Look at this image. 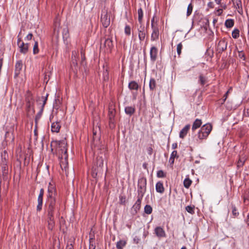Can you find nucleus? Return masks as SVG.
<instances>
[{
	"mask_svg": "<svg viewBox=\"0 0 249 249\" xmlns=\"http://www.w3.org/2000/svg\"><path fill=\"white\" fill-rule=\"evenodd\" d=\"M139 33V40L142 41L144 40L145 37V27L143 25H140V27L138 28Z\"/></svg>",
	"mask_w": 249,
	"mask_h": 249,
	"instance_id": "obj_11",
	"label": "nucleus"
},
{
	"mask_svg": "<svg viewBox=\"0 0 249 249\" xmlns=\"http://www.w3.org/2000/svg\"><path fill=\"white\" fill-rule=\"evenodd\" d=\"M247 158L246 156H244L243 157H240L239 159V160H238L237 162V167L238 168H239L241 167H242L247 160Z\"/></svg>",
	"mask_w": 249,
	"mask_h": 249,
	"instance_id": "obj_21",
	"label": "nucleus"
},
{
	"mask_svg": "<svg viewBox=\"0 0 249 249\" xmlns=\"http://www.w3.org/2000/svg\"><path fill=\"white\" fill-rule=\"evenodd\" d=\"M212 129V125L210 124L203 125L198 133V138L200 140L206 139Z\"/></svg>",
	"mask_w": 249,
	"mask_h": 249,
	"instance_id": "obj_4",
	"label": "nucleus"
},
{
	"mask_svg": "<svg viewBox=\"0 0 249 249\" xmlns=\"http://www.w3.org/2000/svg\"><path fill=\"white\" fill-rule=\"evenodd\" d=\"M212 5H213V3L212 2H210L208 4V6L210 7H212Z\"/></svg>",
	"mask_w": 249,
	"mask_h": 249,
	"instance_id": "obj_60",
	"label": "nucleus"
},
{
	"mask_svg": "<svg viewBox=\"0 0 249 249\" xmlns=\"http://www.w3.org/2000/svg\"><path fill=\"white\" fill-rule=\"evenodd\" d=\"M142 197V196H141L140 195L138 196V199L133 206V209H134L136 213L137 212L138 210H140L141 208V203Z\"/></svg>",
	"mask_w": 249,
	"mask_h": 249,
	"instance_id": "obj_14",
	"label": "nucleus"
},
{
	"mask_svg": "<svg viewBox=\"0 0 249 249\" xmlns=\"http://www.w3.org/2000/svg\"><path fill=\"white\" fill-rule=\"evenodd\" d=\"M101 21L103 26L105 28L107 27L110 24V16L108 15L107 10L105 8L103 9L102 11Z\"/></svg>",
	"mask_w": 249,
	"mask_h": 249,
	"instance_id": "obj_6",
	"label": "nucleus"
},
{
	"mask_svg": "<svg viewBox=\"0 0 249 249\" xmlns=\"http://www.w3.org/2000/svg\"><path fill=\"white\" fill-rule=\"evenodd\" d=\"M227 47V42L224 40H220L217 45V51L221 53L224 51Z\"/></svg>",
	"mask_w": 249,
	"mask_h": 249,
	"instance_id": "obj_9",
	"label": "nucleus"
},
{
	"mask_svg": "<svg viewBox=\"0 0 249 249\" xmlns=\"http://www.w3.org/2000/svg\"><path fill=\"white\" fill-rule=\"evenodd\" d=\"M156 190L157 192L162 193L164 191V188L161 182H158L156 185Z\"/></svg>",
	"mask_w": 249,
	"mask_h": 249,
	"instance_id": "obj_23",
	"label": "nucleus"
},
{
	"mask_svg": "<svg viewBox=\"0 0 249 249\" xmlns=\"http://www.w3.org/2000/svg\"><path fill=\"white\" fill-rule=\"evenodd\" d=\"M25 100L28 109H29L33 104L34 99L32 94L30 91H27L26 93Z\"/></svg>",
	"mask_w": 249,
	"mask_h": 249,
	"instance_id": "obj_8",
	"label": "nucleus"
},
{
	"mask_svg": "<svg viewBox=\"0 0 249 249\" xmlns=\"http://www.w3.org/2000/svg\"><path fill=\"white\" fill-rule=\"evenodd\" d=\"M44 195V189H41L38 197H43Z\"/></svg>",
	"mask_w": 249,
	"mask_h": 249,
	"instance_id": "obj_54",
	"label": "nucleus"
},
{
	"mask_svg": "<svg viewBox=\"0 0 249 249\" xmlns=\"http://www.w3.org/2000/svg\"><path fill=\"white\" fill-rule=\"evenodd\" d=\"M247 222L248 223H249V214H248V218H247Z\"/></svg>",
	"mask_w": 249,
	"mask_h": 249,
	"instance_id": "obj_62",
	"label": "nucleus"
},
{
	"mask_svg": "<svg viewBox=\"0 0 249 249\" xmlns=\"http://www.w3.org/2000/svg\"><path fill=\"white\" fill-rule=\"evenodd\" d=\"M157 175L159 178H164L165 177V174L162 170L158 171Z\"/></svg>",
	"mask_w": 249,
	"mask_h": 249,
	"instance_id": "obj_45",
	"label": "nucleus"
},
{
	"mask_svg": "<svg viewBox=\"0 0 249 249\" xmlns=\"http://www.w3.org/2000/svg\"><path fill=\"white\" fill-rule=\"evenodd\" d=\"M155 232L157 236L158 237H162L165 236V233L163 229L160 227H158L155 229Z\"/></svg>",
	"mask_w": 249,
	"mask_h": 249,
	"instance_id": "obj_18",
	"label": "nucleus"
},
{
	"mask_svg": "<svg viewBox=\"0 0 249 249\" xmlns=\"http://www.w3.org/2000/svg\"><path fill=\"white\" fill-rule=\"evenodd\" d=\"M107 75H108L107 70H106L105 71H104V78H105V76H107Z\"/></svg>",
	"mask_w": 249,
	"mask_h": 249,
	"instance_id": "obj_56",
	"label": "nucleus"
},
{
	"mask_svg": "<svg viewBox=\"0 0 249 249\" xmlns=\"http://www.w3.org/2000/svg\"><path fill=\"white\" fill-rule=\"evenodd\" d=\"M21 42H23L21 41V38H18V46L19 44H21Z\"/></svg>",
	"mask_w": 249,
	"mask_h": 249,
	"instance_id": "obj_57",
	"label": "nucleus"
},
{
	"mask_svg": "<svg viewBox=\"0 0 249 249\" xmlns=\"http://www.w3.org/2000/svg\"><path fill=\"white\" fill-rule=\"evenodd\" d=\"M81 64L83 66H84L86 65V62H85L86 57H85V53L82 52H81Z\"/></svg>",
	"mask_w": 249,
	"mask_h": 249,
	"instance_id": "obj_41",
	"label": "nucleus"
},
{
	"mask_svg": "<svg viewBox=\"0 0 249 249\" xmlns=\"http://www.w3.org/2000/svg\"><path fill=\"white\" fill-rule=\"evenodd\" d=\"M62 33L63 38H67L69 36V30L66 26H64L63 28L60 26L59 21L56 20L54 25V35L58 37L60 33Z\"/></svg>",
	"mask_w": 249,
	"mask_h": 249,
	"instance_id": "obj_3",
	"label": "nucleus"
},
{
	"mask_svg": "<svg viewBox=\"0 0 249 249\" xmlns=\"http://www.w3.org/2000/svg\"><path fill=\"white\" fill-rule=\"evenodd\" d=\"M32 37H33V35H32V34L30 33V34H29L27 36H26V39L27 40H31V39H32Z\"/></svg>",
	"mask_w": 249,
	"mask_h": 249,
	"instance_id": "obj_52",
	"label": "nucleus"
},
{
	"mask_svg": "<svg viewBox=\"0 0 249 249\" xmlns=\"http://www.w3.org/2000/svg\"><path fill=\"white\" fill-rule=\"evenodd\" d=\"M116 114V110L114 108L113 105H110L109 107L108 110V120H109V127L111 129H113L115 126V123L116 121L115 119Z\"/></svg>",
	"mask_w": 249,
	"mask_h": 249,
	"instance_id": "obj_5",
	"label": "nucleus"
},
{
	"mask_svg": "<svg viewBox=\"0 0 249 249\" xmlns=\"http://www.w3.org/2000/svg\"><path fill=\"white\" fill-rule=\"evenodd\" d=\"M170 161H171L172 163H173L174 162V158H172V159H171V158L169 160Z\"/></svg>",
	"mask_w": 249,
	"mask_h": 249,
	"instance_id": "obj_61",
	"label": "nucleus"
},
{
	"mask_svg": "<svg viewBox=\"0 0 249 249\" xmlns=\"http://www.w3.org/2000/svg\"><path fill=\"white\" fill-rule=\"evenodd\" d=\"M239 57L241 58H243L244 60H245V56L244 53L242 52H240L239 53Z\"/></svg>",
	"mask_w": 249,
	"mask_h": 249,
	"instance_id": "obj_49",
	"label": "nucleus"
},
{
	"mask_svg": "<svg viewBox=\"0 0 249 249\" xmlns=\"http://www.w3.org/2000/svg\"><path fill=\"white\" fill-rule=\"evenodd\" d=\"M78 53L76 51H74L72 52V63L75 66H77V56Z\"/></svg>",
	"mask_w": 249,
	"mask_h": 249,
	"instance_id": "obj_22",
	"label": "nucleus"
},
{
	"mask_svg": "<svg viewBox=\"0 0 249 249\" xmlns=\"http://www.w3.org/2000/svg\"><path fill=\"white\" fill-rule=\"evenodd\" d=\"M215 0L217 3L219 4L221 0Z\"/></svg>",
	"mask_w": 249,
	"mask_h": 249,
	"instance_id": "obj_64",
	"label": "nucleus"
},
{
	"mask_svg": "<svg viewBox=\"0 0 249 249\" xmlns=\"http://www.w3.org/2000/svg\"><path fill=\"white\" fill-rule=\"evenodd\" d=\"M47 96H48V94L46 95V96L45 97V98H43V105L42 106V109H43L44 106H45V105L46 103V101L47 100Z\"/></svg>",
	"mask_w": 249,
	"mask_h": 249,
	"instance_id": "obj_53",
	"label": "nucleus"
},
{
	"mask_svg": "<svg viewBox=\"0 0 249 249\" xmlns=\"http://www.w3.org/2000/svg\"><path fill=\"white\" fill-rule=\"evenodd\" d=\"M43 204V197H38L37 198V205L36 210L37 211H40L42 209Z\"/></svg>",
	"mask_w": 249,
	"mask_h": 249,
	"instance_id": "obj_28",
	"label": "nucleus"
},
{
	"mask_svg": "<svg viewBox=\"0 0 249 249\" xmlns=\"http://www.w3.org/2000/svg\"><path fill=\"white\" fill-rule=\"evenodd\" d=\"M199 81L201 85H204L207 83L206 78L204 77L202 75H200L199 77Z\"/></svg>",
	"mask_w": 249,
	"mask_h": 249,
	"instance_id": "obj_37",
	"label": "nucleus"
},
{
	"mask_svg": "<svg viewBox=\"0 0 249 249\" xmlns=\"http://www.w3.org/2000/svg\"><path fill=\"white\" fill-rule=\"evenodd\" d=\"M20 49V52L23 53H26L28 51L29 45L28 43L21 42V44L18 45Z\"/></svg>",
	"mask_w": 249,
	"mask_h": 249,
	"instance_id": "obj_17",
	"label": "nucleus"
},
{
	"mask_svg": "<svg viewBox=\"0 0 249 249\" xmlns=\"http://www.w3.org/2000/svg\"><path fill=\"white\" fill-rule=\"evenodd\" d=\"M239 36V31L237 29H235L232 32V36L234 38H237Z\"/></svg>",
	"mask_w": 249,
	"mask_h": 249,
	"instance_id": "obj_36",
	"label": "nucleus"
},
{
	"mask_svg": "<svg viewBox=\"0 0 249 249\" xmlns=\"http://www.w3.org/2000/svg\"><path fill=\"white\" fill-rule=\"evenodd\" d=\"M48 200L47 202V213L49 229L52 230L55 225L54 220V214L58 210V205L59 203L57 199L55 187L49 183L48 189Z\"/></svg>",
	"mask_w": 249,
	"mask_h": 249,
	"instance_id": "obj_1",
	"label": "nucleus"
},
{
	"mask_svg": "<svg viewBox=\"0 0 249 249\" xmlns=\"http://www.w3.org/2000/svg\"><path fill=\"white\" fill-rule=\"evenodd\" d=\"M152 25H153L154 26H158L157 22L155 21V17H154L151 20V27L152 28Z\"/></svg>",
	"mask_w": 249,
	"mask_h": 249,
	"instance_id": "obj_48",
	"label": "nucleus"
},
{
	"mask_svg": "<svg viewBox=\"0 0 249 249\" xmlns=\"http://www.w3.org/2000/svg\"><path fill=\"white\" fill-rule=\"evenodd\" d=\"M177 155V151H174L172 152L171 155V159H172V158H175Z\"/></svg>",
	"mask_w": 249,
	"mask_h": 249,
	"instance_id": "obj_50",
	"label": "nucleus"
},
{
	"mask_svg": "<svg viewBox=\"0 0 249 249\" xmlns=\"http://www.w3.org/2000/svg\"><path fill=\"white\" fill-rule=\"evenodd\" d=\"M38 52L39 50L38 48V42L37 41H35L33 47V53L34 54H36L38 53Z\"/></svg>",
	"mask_w": 249,
	"mask_h": 249,
	"instance_id": "obj_40",
	"label": "nucleus"
},
{
	"mask_svg": "<svg viewBox=\"0 0 249 249\" xmlns=\"http://www.w3.org/2000/svg\"><path fill=\"white\" fill-rule=\"evenodd\" d=\"M192 180L189 178H186L183 182V184L186 188H188L192 184Z\"/></svg>",
	"mask_w": 249,
	"mask_h": 249,
	"instance_id": "obj_34",
	"label": "nucleus"
},
{
	"mask_svg": "<svg viewBox=\"0 0 249 249\" xmlns=\"http://www.w3.org/2000/svg\"><path fill=\"white\" fill-rule=\"evenodd\" d=\"M193 11V5L191 3L189 4L188 7H187V16H189Z\"/></svg>",
	"mask_w": 249,
	"mask_h": 249,
	"instance_id": "obj_42",
	"label": "nucleus"
},
{
	"mask_svg": "<svg viewBox=\"0 0 249 249\" xmlns=\"http://www.w3.org/2000/svg\"><path fill=\"white\" fill-rule=\"evenodd\" d=\"M202 124V121L201 120L196 119L195 122H194L193 125H192V130H195L196 129L199 128L201 125Z\"/></svg>",
	"mask_w": 249,
	"mask_h": 249,
	"instance_id": "obj_24",
	"label": "nucleus"
},
{
	"mask_svg": "<svg viewBox=\"0 0 249 249\" xmlns=\"http://www.w3.org/2000/svg\"><path fill=\"white\" fill-rule=\"evenodd\" d=\"M124 32L126 35L129 36L131 33V29L128 25H126L125 27Z\"/></svg>",
	"mask_w": 249,
	"mask_h": 249,
	"instance_id": "obj_46",
	"label": "nucleus"
},
{
	"mask_svg": "<svg viewBox=\"0 0 249 249\" xmlns=\"http://www.w3.org/2000/svg\"><path fill=\"white\" fill-rule=\"evenodd\" d=\"M1 168L3 170V174H6L8 170L7 162L4 161V162L1 163Z\"/></svg>",
	"mask_w": 249,
	"mask_h": 249,
	"instance_id": "obj_39",
	"label": "nucleus"
},
{
	"mask_svg": "<svg viewBox=\"0 0 249 249\" xmlns=\"http://www.w3.org/2000/svg\"><path fill=\"white\" fill-rule=\"evenodd\" d=\"M1 163L7 162V161L8 159V155L7 154V152L4 150L3 152L1 153Z\"/></svg>",
	"mask_w": 249,
	"mask_h": 249,
	"instance_id": "obj_29",
	"label": "nucleus"
},
{
	"mask_svg": "<svg viewBox=\"0 0 249 249\" xmlns=\"http://www.w3.org/2000/svg\"><path fill=\"white\" fill-rule=\"evenodd\" d=\"M66 249H73V247L71 245H70L67 246Z\"/></svg>",
	"mask_w": 249,
	"mask_h": 249,
	"instance_id": "obj_59",
	"label": "nucleus"
},
{
	"mask_svg": "<svg viewBox=\"0 0 249 249\" xmlns=\"http://www.w3.org/2000/svg\"><path fill=\"white\" fill-rule=\"evenodd\" d=\"M225 25L227 28H231L234 25V20L231 19H227L225 21Z\"/></svg>",
	"mask_w": 249,
	"mask_h": 249,
	"instance_id": "obj_32",
	"label": "nucleus"
},
{
	"mask_svg": "<svg viewBox=\"0 0 249 249\" xmlns=\"http://www.w3.org/2000/svg\"><path fill=\"white\" fill-rule=\"evenodd\" d=\"M194 209L195 207L191 206H187L185 208L186 210L191 214L194 213Z\"/></svg>",
	"mask_w": 249,
	"mask_h": 249,
	"instance_id": "obj_38",
	"label": "nucleus"
},
{
	"mask_svg": "<svg viewBox=\"0 0 249 249\" xmlns=\"http://www.w3.org/2000/svg\"><path fill=\"white\" fill-rule=\"evenodd\" d=\"M60 125L57 122L53 123L51 125V130L53 132L57 133L59 131Z\"/></svg>",
	"mask_w": 249,
	"mask_h": 249,
	"instance_id": "obj_19",
	"label": "nucleus"
},
{
	"mask_svg": "<svg viewBox=\"0 0 249 249\" xmlns=\"http://www.w3.org/2000/svg\"><path fill=\"white\" fill-rule=\"evenodd\" d=\"M5 139L6 142H13L14 137L12 132L6 131L5 135Z\"/></svg>",
	"mask_w": 249,
	"mask_h": 249,
	"instance_id": "obj_20",
	"label": "nucleus"
},
{
	"mask_svg": "<svg viewBox=\"0 0 249 249\" xmlns=\"http://www.w3.org/2000/svg\"><path fill=\"white\" fill-rule=\"evenodd\" d=\"M146 166H147V164L146 163H143V167L145 169L146 168Z\"/></svg>",
	"mask_w": 249,
	"mask_h": 249,
	"instance_id": "obj_63",
	"label": "nucleus"
},
{
	"mask_svg": "<svg viewBox=\"0 0 249 249\" xmlns=\"http://www.w3.org/2000/svg\"><path fill=\"white\" fill-rule=\"evenodd\" d=\"M105 45L107 47L108 49H110L113 47L112 40L110 38H107L105 42Z\"/></svg>",
	"mask_w": 249,
	"mask_h": 249,
	"instance_id": "obj_33",
	"label": "nucleus"
},
{
	"mask_svg": "<svg viewBox=\"0 0 249 249\" xmlns=\"http://www.w3.org/2000/svg\"><path fill=\"white\" fill-rule=\"evenodd\" d=\"M126 244L125 241L120 240L117 243L116 248L118 249H123V248L125 246Z\"/></svg>",
	"mask_w": 249,
	"mask_h": 249,
	"instance_id": "obj_31",
	"label": "nucleus"
},
{
	"mask_svg": "<svg viewBox=\"0 0 249 249\" xmlns=\"http://www.w3.org/2000/svg\"><path fill=\"white\" fill-rule=\"evenodd\" d=\"M190 128V125L187 124L184 127H183L179 133V137L181 139H183L187 135L189 130Z\"/></svg>",
	"mask_w": 249,
	"mask_h": 249,
	"instance_id": "obj_16",
	"label": "nucleus"
},
{
	"mask_svg": "<svg viewBox=\"0 0 249 249\" xmlns=\"http://www.w3.org/2000/svg\"><path fill=\"white\" fill-rule=\"evenodd\" d=\"M152 212V208L148 205H146L144 207V212L148 214L151 213Z\"/></svg>",
	"mask_w": 249,
	"mask_h": 249,
	"instance_id": "obj_35",
	"label": "nucleus"
},
{
	"mask_svg": "<svg viewBox=\"0 0 249 249\" xmlns=\"http://www.w3.org/2000/svg\"><path fill=\"white\" fill-rule=\"evenodd\" d=\"M232 213L234 217L238 216L239 214V213L234 206H232Z\"/></svg>",
	"mask_w": 249,
	"mask_h": 249,
	"instance_id": "obj_43",
	"label": "nucleus"
},
{
	"mask_svg": "<svg viewBox=\"0 0 249 249\" xmlns=\"http://www.w3.org/2000/svg\"><path fill=\"white\" fill-rule=\"evenodd\" d=\"M182 48V45L181 43H180L177 45V53L178 55L180 54V53H181Z\"/></svg>",
	"mask_w": 249,
	"mask_h": 249,
	"instance_id": "obj_44",
	"label": "nucleus"
},
{
	"mask_svg": "<svg viewBox=\"0 0 249 249\" xmlns=\"http://www.w3.org/2000/svg\"><path fill=\"white\" fill-rule=\"evenodd\" d=\"M229 91H230V90H228L226 93L225 94L224 97H223V98L222 99V102L221 103V104H223L225 101L226 100V99L228 97V95L229 93Z\"/></svg>",
	"mask_w": 249,
	"mask_h": 249,
	"instance_id": "obj_47",
	"label": "nucleus"
},
{
	"mask_svg": "<svg viewBox=\"0 0 249 249\" xmlns=\"http://www.w3.org/2000/svg\"><path fill=\"white\" fill-rule=\"evenodd\" d=\"M234 4H236L238 7L241 4V1L240 0H232Z\"/></svg>",
	"mask_w": 249,
	"mask_h": 249,
	"instance_id": "obj_51",
	"label": "nucleus"
},
{
	"mask_svg": "<svg viewBox=\"0 0 249 249\" xmlns=\"http://www.w3.org/2000/svg\"><path fill=\"white\" fill-rule=\"evenodd\" d=\"M149 86L151 90H153L155 89L156 87V83L154 79L152 78L150 80Z\"/></svg>",
	"mask_w": 249,
	"mask_h": 249,
	"instance_id": "obj_30",
	"label": "nucleus"
},
{
	"mask_svg": "<svg viewBox=\"0 0 249 249\" xmlns=\"http://www.w3.org/2000/svg\"><path fill=\"white\" fill-rule=\"evenodd\" d=\"M148 153L149 155H151L152 153L153 149L151 147H148L147 149Z\"/></svg>",
	"mask_w": 249,
	"mask_h": 249,
	"instance_id": "obj_55",
	"label": "nucleus"
},
{
	"mask_svg": "<svg viewBox=\"0 0 249 249\" xmlns=\"http://www.w3.org/2000/svg\"><path fill=\"white\" fill-rule=\"evenodd\" d=\"M138 21H139L140 25H143L142 23V18H143V11L141 8H139L138 10Z\"/></svg>",
	"mask_w": 249,
	"mask_h": 249,
	"instance_id": "obj_27",
	"label": "nucleus"
},
{
	"mask_svg": "<svg viewBox=\"0 0 249 249\" xmlns=\"http://www.w3.org/2000/svg\"><path fill=\"white\" fill-rule=\"evenodd\" d=\"M56 146V152L60 159V164L62 169L66 170L68 164L67 142L66 140H62L59 142H52L51 146Z\"/></svg>",
	"mask_w": 249,
	"mask_h": 249,
	"instance_id": "obj_2",
	"label": "nucleus"
},
{
	"mask_svg": "<svg viewBox=\"0 0 249 249\" xmlns=\"http://www.w3.org/2000/svg\"><path fill=\"white\" fill-rule=\"evenodd\" d=\"M23 66L22 62L21 60H18L17 62L15 65V75L17 76L20 73Z\"/></svg>",
	"mask_w": 249,
	"mask_h": 249,
	"instance_id": "obj_15",
	"label": "nucleus"
},
{
	"mask_svg": "<svg viewBox=\"0 0 249 249\" xmlns=\"http://www.w3.org/2000/svg\"><path fill=\"white\" fill-rule=\"evenodd\" d=\"M152 33L151 34V39L152 41H155L159 38V26H154L152 25Z\"/></svg>",
	"mask_w": 249,
	"mask_h": 249,
	"instance_id": "obj_10",
	"label": "nucleus"
},
{
	"mask_svg": "<svg viewBox=\"0 0 249 249\" xmlns=\"http://www.w3.org/2000/svg\"><path fill=\"white\" fill-rule=\"evenodd\" d=\"M135 108L132 107H126L124 109L125 113L129 115H132L135 112Z\"/></svg>",
	"mask_w": 249,
	"mask_h": 249,
	"instance_id": "obj_26",
	"label": "nucleus"
},
{
	"mask_svg": "<svg viewBox=\"0 0 249 249\" xmlns=\"http://www.w3.org/2000/svg\"><path fill=\"white\" fill-rule=\"evenodd\" d=\"M158 49L155 47H151L150 54L151 61H155L157 59Z\"/></svg>",
	"mask_w": 249,
	"mask_h": 249,
	"instance_id": "obj_13",
	"label": "nucleus"
},
{
	"mask_svg": "<svg viewBox=\"0 0 249 249\" xmlns=\"http://www.w3.org/2000/svg\"><path fill=\"white\" fill-rule=\"evenodd\" d=\"M97 166V172L100 171L99 168H101L104 164V159L102 157L98 156L96 158V160L94 163ZM95 171H96V168H94Z\"/></svg>",
	"mask_w": 249,
	"mask_h": 249,
	"instance_id": "obj_12",
	"label": "nucleus"
},
{
	"mask_svg": "<svg viewBox=\"0 0 249 249\" xmlns=\"http://www.w3.org/2000/svg\"><path fill=\"white\" fill-rule=\"evenodd\" d=\"M128 87L131 90H137L139 85L136 82L133 81L129 83Z\"/></svg>",
	"mask_w": 249,
	"mask_h": 249,
	"instance_id": "obj_25",
	"label": "nucleus"
},
{
	"mask_svg": "<svg viewBox=\"0 0 249 249\" xmlns=\"http://www.w3.org/2000/svg\"><path fill=\"white\" fill-rule=\"evenodd\" d=\"M177 147V144L176 143H173L172 144V148L173 149H175Z\"/></svg>",
	"mask_w": 249,
	"mask_h": 249,
	"instance_id": "obj_58",
	"label": "nucleus"
},
{
	"mask_svg": "<svg viewBox=\"0 0 249 249\" xmlns=\"http://www.w3.org/2000/svg\"><path fill=\"white\" fill-rule=\"evenodd\" d=\"M146 180L145 178H141L138 180V196H143L146 191Z\"/></svg>",
	"mask_w": 249,
	"mask_h": 249,
	"instance_id": "obj_7",
	"label": "nucleus"
}]
</instances>
